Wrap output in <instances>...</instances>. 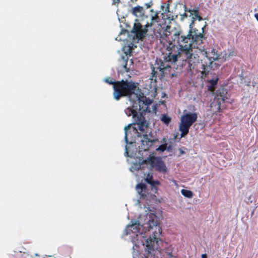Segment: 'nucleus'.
<instances>
[{
	"label": "nucleus",
	"instance_id": "4be33fe9",
	"mask_svg": "<svg viewBox=\"0 0 258 258\" xmlns=\"http://www.w3.org/2000/svg\"><path fill=\"white\" fill-rule=\"evenodd\" d=\"M188 16L187 14L185 12L183 14L181 15V18L182 19H183L185 18H187Z\"/></svg>",
	"mask_w": 258,
	"mask_h": 258
},
{
	"label": "nucleus",
	"instance_id": "0eeeda50",
	"mask_svg": "<svg viewBox=\"0 0 258 258\" xmlns=\"http://www.w3.org/2000/svg\"><path fill=\"white\" fill-rule=\"evenodd\" d=\"M147 30L143 29L142 26L140 23H135L134 24L133 32L135 33L137 37L140 39L144 38L146 35Z\"/></svg>",
	"mask_w": 258,
	"mask_h": 258
},
{
	"label": "nucleus",
	"instance_id": "f257e3e1",
	"mask_svg": "<svg viewBox=\"0 0 258 258\" xmlns=\"http://www.w3.org/2000/svg\"><path fill=\"white\" fill-rule=\"evenodd\" d=\"M104 81L113 85V95L116 100L123 96L133 99L132 105L126 108L124 112L128 116H132L134 126L132 127L131 124H128L124 127V140L127 145H132L137 141L140 142V150H148L156 140L151 135L149 123L143 114L151 112L149 105L152 103V100L145 96L139 89L137 90V86L133 81H115L110 77L105 78Z\"/></svg>",
	"mask_w": 258,
	"mask_h": 258
},
{
	"label": "nucleus",
	"instance_id": "ddd939ff",
	"mask_svg": "<svg viewBox=\"0 0 258 258\" xmlns=\"http://www.w3.org/2000/svg\"><path fill=\"white\" fill-rule=\"evenodd\" d=\"M141 162H140L139 163H134L130 168L131 171H134L136 170H138L142 168H143V166H142L144 165V163L145 162L144 160H142V159H140Z\"/></svg>",
	"mask_w": 258,
	"mask_h": 258
},
{
	"label": "nucleus",
	"instance_id": "412c9836",
	"mask_svg": "<svg viewBox=\"0 0 258 258\" xmlns=\"http://www.w3.org/2000/svg\"><path fill=\"white\" fill-rule=\"evenodd\" d=\"M124 155L125 156H128L130 157H133L134 155L131 154V155L129 154V150H128V147H127V145L125 146V151L124 153Z\"/></svg>",
	"mask_w": 258,
	"mask_h": 258
},
{
	"label": "nucleus",
	"instance_id": "c85d7f7f",
	"mask_svg": "<svg viewBox=\"0 0 258 258\" xmlns=\"http://www.w3.org/2000/svg\"><path fill=\"white\" fill-rule=\"evenodd\" d=\"M153 110L156 111V108L155 106H153Z\"/></svg>",
	"mask_w": 258,
	"mask_h": 258
},
{
	"label": "nucleus",
	"instance_id": "f8f14e48",
	"mask_svg": "<svg viewBox=\"0 0 258 258\" xmlns=\"http://www.w3.org/2000/svg\"><path fill=\"white\" fill-rule=\"evenodd\" d=\"M136 190L137 192L142 197L145 195L146 190V185L145 184L141 183L136 186Z\"/></svg>",
	"mask_w": 258,
	"mask_h": 258
},
{
	"label": "nucleus",
	"instance_id": "a211bd4d",
	"mask_svg": "<svg viewBox=\"0 0 258 258\" xmlns=\"http://www.w3.org/2000/svg\"><path fill=\"white\" fill-rule=\"evenodd\" d=\"M218 80V79L217 78H215L210 80L209 81V83L211 85V87H214L217 84Z\"/></svg>",
	"mask_w": 258,
	"mask_h": 258
},
{
	"label": "nucleus",
	"instance_id": "20e7f679",
	"mask_svg": "<svg viewBox=\"0 0 258 258\" xmlns=\"http://www.w3.org/2000/svg\"><path fill=\"white\" fill-rule=\"evenodd\" d=\"M174 41H176L178 46L170 43V52L165 57L166 62H175L179 57L183 53V50H187L189 45L185 44L189 39L185 37V34L182 31L176 32L174 34Z\"/></svg>",
	"mask_w": 258,
	"mask_h": 258
},
{
	"label": "nucleus",
	"instance_id": "5701e85b",
	"mask_svg": "<svg viewBox=\"0 0 258 258\" xmlns=\"http://www.w3.org/2000/svg\"><path fill=\"white\" fill-rule=\"evenodd\" d=\"M166 254H167V255L168 256V258H171L173 256L171 252H168L166 253Z\"/></svg>",
	"mask_w": 258,
	"mask_h": 258
},
{
	"label": "nucleus",
	"instance_id": "a878e982",
	"mask_svg": "<svg viewBox=\"0 0 258 258\" xmlns=\"http://www.w3.org/2000/svg\"><path fill=\"white\" fill-rule=\"evenodd\" d=\"M166 150H167L168 151H170L171 150V147L170 146H169L168 147L167 146V149Z\"/></svg>",
	"mask_w": 258,
	"mask_h": 258
},
{
	"label": "nucleus",
	"instance_id": "9d476101",
	"mask_svg": "<svg viewBox=\"0 0 258 258\" xmlns=\"http://www.w3.org/2000/svg\"><path fill=\"white\" fill-rule=\"evenodd\" d=\"M144 8L141 6L134 7L132 10V13L136 17H141L144 15Z\"/></svg>",
	"mask_w": 258,
	"mask_h": 258
},
{
	"label": "nucleus",
	"instance_id": "1a4fd4ad",
	"mask_svg": "<svg viewBox=\"0 0 258 258\" xmlns=\"http://www.w3.org/2000/svg\"><path fill=\"white\" fill-rule=\"evenodd\" d=\"M191 22L189 25V30L187 32V33H185V34H189L190 31H194V30L195 31H197L198 33L202 34L199 31L198 29L196 28H194V25L195 21L196 19H198L199 21H201L203 20V18L199 15V13H196V14H194L193 15H191Z\"/></svg>",
	"mask_w": 258,
	"mask_h": 258
},
{
	"label": "nucleus",
	"instance_id": "7ed1b4c3",
	"mask_svg": "<svg viewBox=\"0 0 258 258\" xmlns=\"http://www.w3.org/2000/svg\"><path fill=\"white\" fill-rule=\"evenodd\" d=\"M185 37L189 40L187 41L185 44L189 46L188 50H183V53L185 54V62L188 63L187 69L191 71L199 62L198 54L202 52V44L204 36L203 34H198V32L194 30L190 31L189 34H185Z\"/></svg>",
	"mask_w": 258,
	"mask_h": 258
},
{
	"label": "nucleus",
	"instance_id": "6ab92c4d",
	"mask_svg": "<svg viewBox=\"0 0 258 258\" xmlns=\"http://www.w3.org/2000/svg\"><path fill=\"white\" fill-rule=\"evenodd\" d=\"M167 146V144H164L163 145H161L158 148L156 149V150L158 151L163 152L166 150Z\"/></svg>",
	"mask_w": 258,
	"mask_h": 258
},
{
	"label": "nucleus",
	"instance_id": "dca6fc26",
	"mask_svg": "<svg viewBox=\"0 0 258 258\" xmlns=\"http://www.w3.org/2000/svg\"><path fill=\"white\" fill-rule=\"evenodd\" d=\"M181 193L183 196L188 198H191L193 196L192 191L187 189H182Z\"/></svg>",
	"mask_w": 258,
	"mask_h": 258
},
{
	"label": "nucleus",
	"instance_id": "4468645a",
	"mask_svg": "<svg viewBox=\"0 0 258 258\" xmlns=\"http://www.w3.org/2000/svg\"><path fill=\"white\" fill-rule=\"evenodd\" d=\"M161 120L166 125H168L171 122V118L166 114H162L160 117Z\"/></svg>",
	"mask_w": 258,
	"mask_h": 258
},
{
	"label": "nucleus",
	"instance_id": "cd10ccee",
	"mask_svg": "<svg viewBox=\"0 0 258 258\" xmlns=\"http://www.w3.org/2000/svg\"><path fill=\"white\" fill-rule=\"evenodd\" d=\"M251 200V196H250L248 198V200L250 201V203H252V201L250 200Z\"/></svg>",
	"mask_w": 258,
	"mask_h": 258
},
{
	"label": "nucleus",
	"instance_id": "6e6552de",
	"mask_svg": "<svg viewBox=\"0 0 258 258\" xmlns=\"http://www.w3.org/2000/svg\"><path fill=\"white\" fill-rule=\"evenodd\" d=\"M144 175L145 181L151 185L153 191H156L157 190V186L160 184V182L157 180H153L152 173H145Z\"/></svg>",
	"mask_w": 258,
	"mask_h": 258
},
{
	"label": "nucleus",
	"instance_id": "bb28decb",
	"mask_svg": "<svg viewBox=\"0 0 258 258\" xmlns=\"http://www.w3.org/2000/svg\"><path fill=\"white\" fill-rule=\"evenodd\" d=\"M202 258H207V254H203L202 255Z\"/></svg>",
	"mask_w": 258,
	"mask_h": 258
},
{
	"label": "nucleus",
	"instance_id": "9b49d317",
	"mask_svg": "<svg viewBox=\"0 0 258 258\" xmlns=\"http://www.w3.org/2000/svg\"><path fill=\"white\" fill-rule=\"evenodd\" d=\"M120 61H122L121 66L118 69V72L119 73L127 72L128 71V69L126 68L127 59L125 57L122 56Z\"/></svg>",
	"mask_w": 258,
	"mask_h": 258
},
{
	"label": "nucleus",
	"instance_id": "423d86ee",
	"mask_svg": "<svg viewBox=\"0 0 258 258\" xmlns=\"http://www.w3.org/2000/svg\"><path fill=\"white\" fill-rule=\"evenodd\" d=\"M152 163L158 171L162 173H165L167 171L166 165L161 158H154L152 161Z\"/></svg>",
	"mask_w": 258,
	"mask_h": 258
},
{
	"label": "nucleus",
	"instance_id": "393cba45",
	"mask_svg": "<svg viewBox=\"0 0 258 258\" xmlns=\"http://www.w3.org/2000/svg\"><path fill=\"white\" fill-rule=\"evenodd\" d=\"M146 6L147 7V8H149L151 6V4L150 3H147L146 4Z\"/></svg>",
	"mask_w": 258,
	"mask_h": 258
},
{
	"label": "nucleus",
	"instance_id": "39448f33",
	"mask_svg": "<svg viewBox=\"0 0 258 258\" xmlns=\"http://www.w3.org/2000/svg\"><path fill=\"white\" fill-rule=\"evenodd\" d=\"M198 113L196 112H187L184 110L183 114L181 116L179 130L181 132V137H185L189 132L192 124L197 120Z\"/></svg>",
	"mask_w": 258,
	"mask_h": 258
},
{
	"label": "nucleus",
	"instance_id": "f03ea898",
	"mask_svg": "<svg viewBox=\"0 0 258 258\" xmlns=\"http://www.w3.org/2000/svg\"><path fill=\"white\" fill-rule=\"evenodd\" d=\"M131 223L126 228L125 234L130 235L133 243L136 246L140 243L144 245L142 239H145L146 258H159L162 230L157 216L149 210L148 213L140 215L138 221H132Z\"/></svg>",
	"mask_w": 258,
	"mask_h": 258
},
{
	"label": "nucleus",
	"instance_id": "aec40b11",
	"mask_svg": "<svg viewBox=\"0 0 258 258\" xmlns=\"http://www.w3.org/2000/svg\"><path fill=\"white\" fill-rule=\"evenodd\" d=\"M169 64H164V63H162L161 65L159 67L160 71L163 70L167 69L168 68H170Z\"/></svg>",
	"mask_w": 258,
	"mask_h": 258
},
{
	"label": "nucleus",
	"instance_id": "b1692460",
	"mask_svg": "<svg viewBox=\"0 0 258 258\" xmlns=\"http://www.w3.org/2000/svg\"><path fill=\"white\" fill-rule=\"evenodd\" d=\"M119 2V0H113L112 4L115 5L117 4H118Z\"/></svg>",
	"mask_w": 258,
	"mask_h": 258
},
{
	"label": "nucleus",
	"instance_id": "2eb2a0df",
	"mask_svg": "<svg viewBox=\"0 0 258 258\" xmlns=\"http://www.w3.org/2000/svg\"><path fill=\"white\" fill-rule=\"evenodd\" d=\"M219 94L217 95L218 99H221L223 101H225L226 99L227 98V92H225V90L222 89L221 91H220L219 93Z\"/></svg>",
	"mask_w": 258,
	"mask_h": 258
},
{
	"label": "nucleus",
	"instance_id": "f3484780",
	"mask_svg": "<svg viewBox=\"0 0 258 258\" xmlns=\"http://www.w3.org/2000/svg\"><path fill=\"white\" fill-rule=\"evenodd\" d=\"M184 11L185 12H188L190 13L189 17H191V15H193L194 14H196V13H199V8H195L193 9L192 10L190 9H187L186 6H184Z\"/></svg>",
	"mask_w": 258,
	"mask_h": 258
}]
</instances>
